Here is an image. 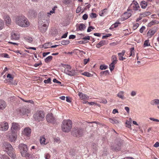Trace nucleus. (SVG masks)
I'll return each instance as SVG.
<instances>
[{"instance_id": "774afa93", "label": "nucleus", "mask_w": 159, "mask_h": 159, "mask_svg": "<svg viewBox=\"0 0 159 159\" xmlns=\"http://www.w3.org/2000/svg\"><path fill=\"white\" fill-rule=\"evenodd\" d=\"M3 159H10V158L7 156L3 155L2 156Z\"/></svg>"}, {"instance_id": "338daca9", "label": "nucleus", "mask_w": 159, "mask_h": 159, "mask_svg": "<svg viewBox=\"0 0 159 159\" xmlns=\"http://www.w3.org/2000/svg\"><path fill=\"white\" fill-rule=\"evenodd\" d=\"M7 77L10 78L11 80H12L13 78V77H12L11 75L10 74H8L7 75Z\"/></svg>"}, {"instance_id": "4be33fe9", "label": "nucleus", "mask_w": 159, "mask_h": 159, "mask_svg": "<svg viewBox=\"0 0 159 159\" xmlns=\"http://www.w3.org/2000/svg\"><path fill=\"white\" fill-rule=\"evenodd\" d=\"M78 95L81 99H88L89 98L87 95L81 92L79 93Z\"/></svg>"}, {"instance_id": "393cba45", "label": "nucleus", "mask_w": 159, "mask_h": 159, "mask_svg": "<svg viewBox=\"0 0 159 159\" xmlns=\"http://www.w3.org/2000/svg\"><path fill=\"white\" fill-rule=\"evenodd\" d=\"M46 139L44 136L41 137L40 138V143L41 144L46 145L47 144V143H45Z\"/></svg>"}, {"instance_id": "f8f14e48", "label": "nucleus", "mask_w": 159, "mask_h": 159, "mask_svg": "<svg viewBox=\"0 0 159 159\" xmlns=\"http://www.w3.org/2000/svg\"><path fill=\"white\" fill-rule=\"evenodd\" d=\"M8 124L6 122L2 123L0 124V130L6 131L8 129Z\"/></svg>"}, {"instance_id": "f03ea898", "label": "nucleus", "mask_w": 159, "mask_h": 159, "mask_svg": "<svg viewBox=\"0 0 159 159\" xmlns=\"http://www.w3.org/2000/svg\"><path fill=\"white\" fill-rule=\"evenodd\" d=\"M47 16L46 15H44L41 19H40L38 21L39 30L43 33L46 31L48 26V22L47 19L45 18L47 17Z\"/></svg>"}, {"instance_id": "e433bc0d", "label": "nucleus", "mask_w": 159, "mask_h": 159, "mask_svg": "<svg viewBox=\"0 0 159 159\" xmlns=\"http://www.w3.org/2000/svg\"><path fill=\"white\" fill-rule=\"evenodd\" d=\"M82 74L85 76L89 77H92L93 76L92 75L88 72H84Z\"/></svg>"}, {"instance_id": "ea45409f", "label": "nucleus", "mask_w": 159, "mask_h": 159, "mask_svg": "<svg viewBox=\"0 0 159 159\" xmlns=\"http://www.w3.org/2000/svg\"><path fill=\"white\" fill-rule=\"evenodd\" d=\"M28 110L26 109L22 108L21 110V113L24 115L26 114V113H28Z\"/></svg>"}, {"instance_id": "603ef678", "label": "nucleus", "mask_w": 159, "mask_h": 159, "mask_svg": "<svg viewBox=\"0 0 159 159\" xmlns=\"http://www.w3.org/2000/svg\"><path fill=\"white\" fill-rule=\"evenodd\" d=\"M111 34H108L106 35L103 36L102 37V39H106L107 38L109 37L110 36H111Z\"/></svg>"}, {"instance_id": "a878e982", "label": "nucleus", "mask_w": 159, "mask_h": 159, "mask_svg": "<svg viewBox=\"0 0 159 159\" xmlns=\"http://www.w3.org/2000/svg\"><path fill=\"white\" fill-rule=\"evenodd\" d=\"M125 53V50H122L121 52L118 53V54L119 57V59L120 60V59L122 58V57L124 56Z\"/></svg>"}, {"instance_id": "79ce46f5", "label": "nucleus", "mask_w": 159, "mask_h": 159, "mask_svg": "<svg viewBox=\"0 0 159 159\" xmlns=\"http://www.w3.org/2000/svg\"><path fill=\"white\" fill-rule=\"evenodd\" d=\"M25 40L28 42L31 43L33 41V39L30 37H27L25 38Z\"/></svg>"}, {"instance_id": "6e6d98bb", "label": "nucleus", "mask_w": 159, "mask_h": 159, "mask_svg": "<svg viewBox=\"0 0 159 159\" xmlns=\"http://www.w3.org/2000/svg\"><path fill=\"white\" fill-rule=\"evenodd\" d=\"M120 24V22H116L112 25V26H114V27L115 28H116L118 26V24Z\"/></svg>"}, {"instance_id": "423d86ee", "label": "nucleus", "mask_w": 159, "mask_h": 159, "mask_svg": "<svg viewBox=\"0 0 159 159\" xmlns=\"http://www.w3.org/2000/svg\"><path fill=\"white\" fill-rule=\"evenodd\" d=\"M33 117L35 120L38 122H40L43 121L44 119L45 114L43 111H37L34 114Z\"/></svg>"}, {"instance_id": "69168bd1", "label": "nucleus", "mask_w": 159, "mask_h": 159, "mask_svg": "<svg viewBox=\"0 0 159 159\" xmlns=\"http://www.w3.org/2000/svg\"><path fill=\"white\" fill-rule=\"evenodd\" d=\"M60 141V139L59 138H55L54 139V142L58 143Z\"/></svg>"}, {"instance_id": "de8ad7c7", "label": "nucleus", "mask_w": 159, "mask_h": 159, "mask_svg": "<svg viewBox=\"0 0 159 159\" xmlns=\"http://www.w3.org/2000/svg\"><path fill=\"white\" fill-rule=\"evenodd\" d=\"M71 0H64L63 3L66 5L69 4L70 3Z\"/></svg>"}, {"instance_id": "4c0bfd02", "label": "nucleus", "mask_w": 159, "mask_h": 159, "mask_svg": "<svg viewBox=\"0 0 159 159\" xmlns=\"http://www.w3.org/2000/svg\"><path fill=\"white\" fill-rule=\"evenodd\" d=\"M4 22L3 21L0 19V30H2L4 27Z\"/></svg>"}, {"instance_id": "13d9d810", "label": "nucleus", "mask_w": 159, "mask_h": 159, "mask_svg": "<svg viewBox=\"0 0 159 159\" xmlns=\"http://www.w3.org/2000/svg\"><path fill=\"white\" fill-rule=\"evenodd\" d=\"M89 61V58L88 59H85L84 60V65H86L87 64L88 61Z\"/></svg>"}, {"instance_id": "4468645a", "label": "nucleus", "mask_w": 159, "mask_h": 159, "mask_svg": "<svg viewBox=\"0 0 159 159\" xmlns=\"http://www.w3.org/2000/svg\"><path fill=\"white\" fill-rule=\"evenodd\" d=\"M9 139L11 141H14L16 139V133L11 132L9 134Z\"/></svg>"}, {"instance_id": "a211bd4d", "label": "nucleus", "mask_w": 159, "mask_h": 159, "mask_svg": "<svg viewBox=\"0 0 159 159\" xmlns=\"http://www.w3.org/2000/svg\"><path fill=\"white\" fill-rule=\"evenodd\" d=\"M3 18L5 23L7 25H9L11 23V20L9 16L8 15H5Z\"/></svg>"}, {"instance_id": "5fc2aeb1", "label": "nucleus", "mask_w": 159, "mask_h": 159, "mask_svg": "<svg viewBox=\"0 0 159 159\" xmlns=\"http://www.w3.org/2000/svg\"><path fill=\"white\" fill-rule=\"evenodd\" d=\"M145 29V27L144 26H142L141 28L140 29L139 32L141 33H142L143 32V31Z\"/></svg>"}, {"instance_id": "f3484780", "label": "nucleus", "mask_w": 159, "mask_h": 159, "mask_svg": "<svg viewBox=\"0 0 159 159\" xmlns=\"http://www.w3.org/2000/svg\"><path fill=\"white\" fill-rule=\"evenodd\" d=\"M6 106V104L4 100H0V111L3 110Z\"/></svg>"}, {"instance_id": "37998d69", "label": "nucleus", "mask_w": 159, "mask_h": 159, "mask_svg": "<svg viewBox=\"0 0 159 159\" xmlns=\"http://www.w3.org/2000/svg\"><path fill=\"white\" fill-rule=\"evenodd\" d=\"M90 16L91 18H94L97 17V15L95 13H92L90 14Z\"/></svg>"}, {"instance_id": "58836bf2", "label": "nucleus", "mask_w": 159, "mask_h": 159, "mask_svg": "<svg viewBox=\"0 0 159 159\" xmlns=\"http://www.w3.org/2000/svg\"><path fill=\"white\" fill-rule=\"evenodd\" d=\"M143 45L145 46H150V43H149V40L148 39L145 40L144 43Z\"/></svg>"}, {"instance_id": "9d476101", "label": "nucleus", "mask_w": 159, "mask_h": 159, "mask_svg": "<svg viewBox=\"0 0 159 159\" xmlns=\"http://www.w3.org/2000/svg\"><path fill=\"white\" fill-rule=\"evenodd\" d=\"M20 129V125L18 123L13 122L12 123V126L11 128V132L17 133V131Z\"/></svg>"}, {"instance_id": "39448f33", "label": "nucleus", "mask_w": 159, "mask_h": 159, "mask_svg": "<svg viewBox=\"0 0 159 159\" xmlns=\"http://www.w3.org/2000/svg\"><path fill=\"white\" fill-rule=\"evenodd\" d=\"M19 148L20 150V152L22 157H29L30 156V153L27 152V146L25 144L21 143L19 146Z\"/></svg>"}, {"instance_id": "c03bdc74", "label": "nucleus", "mask_w": 159, "mask_h": 159, "mask_svg": "<svg viewBox=\"0 0 159 159\" xmlns=\"http://www.w3.org/2000/svg\"><path fill=\"white\" fill-rule=\"evenodd\" d=\"M130 56H132V54H134V47H132V48H130Z\"/></svg>"}, {"instance_id": "4d7b16f0", "label": "nucleus", "mask_w": 159, "mask_h": 159, "mask_svg": "<svg viewBox=\"0 0 159 159\" xmlns=\"http://www.w3.org/2000/svg\"><path fill=\"white\" fill-rule=\"evenodd\" d=\"M149 119L151 120H152L154 121H156V122H159V120L157 119H155L154 118L152 117H150L149 118Z\"/></svg>"}, {"instance_id": "6ab92c4d", "label": "nucleus", "mask_w": 159, "mask_h": 159, "mask_svg": "<svg viewBox=\"0 0 159 159\" xmlns=\"http://www.w3.org/2000/svg\"><path fill=\"white\" fill-rule=\"evenodd\" d=\"M130 7H132L134 8V10L135 11L138 10V9L139 8V4L136 2H134L132 3L131 4Z\"/></svg>"}, {"instance_id": "3c124183", "label": "nucleus", "mask_w": 159, "mask_h": 159, "mask_svg": "<svg viewBox=\"0 0 159 159\" xmlns=\"http://www.w3.org/2000/svg\"><path fill=\"white\" fill-rule=\"evenodd\" d=\"M88 17V16L87 14H84L82 16V18L84 20H86L87 19Z\"/></svg>"}, {"instance_id": "0eeeda50", "label": "nucleus", "mask_w": 159, "mask_h": 159, "mask_svg": "<svg viewBox=\"0 0 159 159\" xmlns=\"http://www.w3.org/2000/svg\"><path fill=\"white\" fill-rule=\"evenodd\" d=\"M64 72L70 76H74L76 75L75 70L72 69L71 66L68 65H65Z\"/></svg>"}, {"instance_id": "680f3d73", "label": "nucleus", "mask_w": 159, "mask_h": 159, "mask_svg": "<svg viewBox=\"0 0 159 159\" xmlns=\"http://www.w3.org/2000/svg\"><path fill=\"white\" fill-rule=\"evenodd\" d=\"M53 81L54 83H57L60 84H61V83L60 82L58 81L55 78L53 79Z\"/></svg>"}, {"instance_id": "2eb2a0df", "label": "nucleus", "mask_w": 159, "mask_h": 159, "mask_svg": "<svg viewBox=\"0 0 159 159\" xmlns=\"http://www.w3.org/2000/svg\"><path fill=\"white\" fill-rule=\"evenodd\" d=\"M31 130L29 128H25L22 132V134L27 136H29L30 135Z\"/></svg>"}, {"instance_id": "0e129e2a", "label": "nucleus", "mask_w": 159, "mask_h": 159, "mask_svg": "<svg viewBox=\"0 0 159 159\" xmlns=\"http://www.w3.org/2000/svg\"><path fill=\"white\" fill-rule=\"evenodd\" d=\"M75 38V36L74 35H73V34L70 35L69 36V39H74Z\"/></svg>"}, {"instance_id": "20e7f679", "label": "nucleus", "mask_w": 159, "mask_h": 159, "mask_svg": "<svg viewBox=\"0 0 159 159\" xmlns=\"http://www.w3.org/2000/svg\"><path fill=\"white\" fill-rule=\"evenodd\" d=\"M72 124V122L70 120H64L61 126L62 130L65 132H69L71 129Z\"/></svg>"}, {"instance_id": "7c9ffc66", "label": "nucleus", "mask_w": 159, "mask_h": 159, "mask_svg": "<svg viewBox=\"0 0 159 159\" xmlns=\"http://www.w3.org/2000/svg\"><path fill=\"white\" fill-rule=\"evenodd\" d=\"M124 15V16L125 19L126 20L131 16V14L130 13L125 12Z\"/></svg>"}, {"instance_id": "7ed1b4c3", "label": "nucleus", "mask_w": 159, "mask_h": 159, "mask_svg": "<svg viewBox=\"0 0 159 159\" xmlns=\"http://www.w3.org/2000/svg\"><path fill=\"white\" fill-rule=\"evenodd\" d=\"M3 147L4 151L7 152L10 157L13 159L16 157L13 148L11 144L8 143H5Z\"/></svg>"}, {"instance_id": "e2e57ef3", "label": "nucleus", "mask_w": 159, "mask_h": 159, "mask_svg": "<svg viewBox=\"0 0 159 159\" xmlns=\"http://www.w3.org/2000/svg\"><path fill=\"white\" fill-rule=\"evenodd\" d=\"M139 24L136 23L134 25L133 28L135 30L139 26Z\"/></svg>"}, {"instance_id": "09e8293b", "label": "nucleus", "mask_w": 159, "mask_h": 159, "mask_svg": "<svg viewBox=\"0 0 159 159\" xmlns=\"http://www.w3.org/2000/svg\"><path fill=\"white\" fill-rule=\"evenodd\" d=\"M94 29V28L93 27V26H90L89 27V28H88L87 30V31L88 32H89L92 31V29L93 30Z\"/></svg>"}, {"instance_id": "bf43d9fd", "label": "nucleus", "mask_w": 159, "mask_h": 159, "mask_svg": "<svg viewBox=\"0 0 159 159\" xmlns=\"http://www.w3.org/2000/svg\"><path fill=\"white\" fill-rule=\"evenodd\" d=\"M81 10V7H77V9H76V13H79L80 12Z\"/></svg>"}, {"instance_id": "412c9836", "label": "nucleus", "mask_w": 159, "mask_h": 159, "mask_svg": "<svg viewBox=\"0 0 159 159\" xmlns=\"http://www.w3.org/2000/svg\"><path fill=\"white\" fill-rule=\"evenodd\" d=\"M150 104L152 105H158L159 104V99H155L150 101Z\"/></svg>"}, {"instance_id": "dca6fc26", "label": "nucleus", "mask_w": 159, "mask_h": 159, "mask_svg": "<svg viewBox=\"0 0 159 159\" xmlns=\"http://www.w3.org/2000/svg\"><path fill=\"white\" fill-rule=\"evenodd\" d=\"M12 39L17 40L19 38V35L16 32H13L11 34Z\"/></svg>"}, {"instance_id": "ddd939ff", "label": "nucleus", "mask_w": 159, "mask_h": 159, "mask_svg": "<svg viewBox=\"0 0 159 159\" xmlns=\"http://www.w3.org/2000/svg\"><path fill=\"white\" fill-rule=\"evenodd\" d=\"M157 28L154 27L150 29L147 33L148 36L151 37L157 31Z\"/></svg>"}, {"instance_id": "a18cd8bd", "label": "nucleus", "mask_w": 159, "mask_h": 159, "mask_svg": "<svg viewBox=\"0 0 159 159\" xmlns=\"http://www.w3.org/2000/svg\"><path fill=\"white\" fill-rule=\"evenodd\" d=\"M44 82L45 84L50 83L51 82V78H49L47 80H44Z\"/></svg>"}, {"instance_id": "bb28decb", "label": "nucleus", "mask_w": 159, "mask_h": 159, "mask_svg": "<svg viewBox=\"0 0 159 159\" xmlns=\"http://www.w3.org/2000/svg\"><path fill=\"white\" fill-rule=\"evenodd\" d=\"M140 6H141V8H142L143 9H145L147 6V2H146L145 1H142L141 2Z\"/></svg>"}, {"instance_id": "49530a36", "label": "nucleus", "mask_w": 159, "mask_h": 159, "mask_svg": "<svg viewBox=\"0 0 159 159\" xmlns=\"http://www.w3.org/2000/svg\"><path fill=\"white\" fill-rule=\"evenodd\" d=\"M88 41L86 40H82L78 41V43L80 44H84L88 43Z\"/></svg>"}, {"instance_id": "c9c22d12", "label": "nucleus", "mask_w": 159, "mask_h": 159, "mask_svg": "<svg viewBox=\"0 0 159 159\" xmlns=\"http://www.w3.org/2000/svg\"><path fill=\"white\" fill-rule=\"evenodd\" d=\"M115 64L113 63H111L109 65V68L111 71H112L114 70Z\"/></svg>"}, {"instance_id": "72a5a7b5", "label": "nucleus", "mask_w": 159, "mask_h": 159, "mask_svg": "<svg viewBox=\"0 0 159 159\" xmlns=\"http://www.w3.org/2000/svg\"><path fill=\"white\" fill-rule=\"evenodd\" d=\"M70 41L69 40H63L61 42V43L63 45H67L69 44Z\"/></svg>"}, {"instance_id": "5701e85b", "label": "nucleus", "mask_w": 159, "mask_h": 159, "mask_svg": "<svg viewBox=\"0 0 159 159\" xmlns=\"http://www.w3.org/2000/svg\"><path fill=\"white\" fill-rule=\"evenodd\" d=\"M52 44V43L51 42H49L44 44L42 45V48H44L45 49H47L50 48V47Z\"/></svg>"}, {"instance_id": "b1692460", "label": "nucleus", "mask_w": 159, "mask_h": 159, "mask_svg": "<svg viewBox=\"0 0 159 159\" xmlns=\"http://www.w3.org/2000/svg\"><path fill=\"white\" fill-rule=\"evenodd\" d=\"M151 14L150 12L149 11H145L140 14V16L141 17H143L149 16Z\"/></svg>"}, {"instance_id": "2f4dec72", "label": "nucleus", "mask_w": 159, "mask_h": 159, "mask_svg": "<svg viewBox=\"0 0 159 159\" xmlns=\"http://www.w3.org/2000/svg\"><path fill=\"white\" fill-rule=\"evenodd\" d=\"M159 23V22L157 20H152L148 24V25L150 26L154 25L155 24H158Z\"/></svg>"}, {"instance_id": "aec40b11", "label": "nucleus", "mask_w": 159, "mask_h": 159, "mask_svg": "<svg viewBox=\"0 0 159 159\" xmlns=\"http://www.w3.org/2000/svg\"><path fill=\"white\" fill-rule=\"evenodd\" d=\"M86 28L85 25L83 24H80L79 25L78 28L76 29V30L78 31L84 30Z\"/></svg>"}, {"instance_id": "a19ab883", "label": "nucleus", "mask_w": 159, "mask_h": 159, "mask_svg": "<svg viewBox=\"0 0 159 159\" xmlns=\"http://www.w3.org/2000/svg\"><path fill=\"white\" fill-rule=\"evenodd\" d=\"M107 66L105 65H101L100 66V68L101 70H106L107 68Z\"/></svg>"}, {"instance_id": "9b49d317", "label": "nucleus", "mask_w": 159, "mask_h": 159, "mask_svg": "<svg viewBox=\"0 0 159 159\" xmlns=\"http://www.w3.org/2000/svg\"><path fill=\"white\" fill-rule=\"evenodd\" d=\"M46 118L48 122L49 123H54L56 121L52 113L48 114L46 116Z\"/></svg>"}, {"instance_id": "c85d7f7f", "label": "nucleus", "mask_w": 159, "mask_h": 159, "mask_svg": "<svg viewBox=\"0 0 159 159\" xmlns=\"http://www.w3.org/2000/svg\"><path fill=\"white\" fill-rule=\"evenodd\" d=\"M111 60L112 62L111 63L116 64L117 63V58L115 55H113L111 57Z\"/></svg>"}, {"instance_id": "864d4df0", "label": "nucleus", "mask_w": 159, "mask_h": 159, "mask_svg": "<svg viewBox=\"0 0 159 159\" xmlns=\"http://www.w3.org/2000/svg\"><path fill=\"white\" fill-rule=\"evenodd\" d=\"M100 102L104 104H106L107 102V101L106 99H103L100 100Z\"/></svg>"}, {"instance_id": "8fccbe9b", "label": "nucleus", "mask_w": 159, "mask_h": 159, "mask_svg": "<svg viewBox=\"0 0 159 159\" xmlns=\"http://www.w3.org/2000/svg\"><path fill=\"white\" fill-rule=\"evenodd\" d=\"M137 94V92L136 91H133L131 92V95L132 96L134 97Z\"/></svg>"}, {"instance_id": "6e6552de", "label": "nucleus", "mask_w": 159, "mask_h": 159, "mask_svg": "<svg viewBox=\"0 0 159 159\" xmlns=\"http://www.w3.org/2000/svg\"><path fill=\"white\" fill-rule=\"evenodd\" d=\"M72 133L74 136L79 137L83 134V130L82 128H75L72 131Z\"/></svg>"}, {"instance_id": "cd10ccee", "label": "nucleus", "mask_w": 159, "mask_h": 159, "mask_svg": "<svg viewBox=\"0 0 159 159\" xmlns=\"http://www.w3.org/2000/svg\"><path fill=\"white\" fill-rule=\"evenodd\" d=\"M105 41H102L99 42L96 46L97 48H99L103 46L104 45Z\"/></svg>"}, {"instance_id": "473e14b6", "label": "nucleus", "mask_w": 159, "mask_h": 159, "mask_svg": "<svg viewBox=\"0 0 159 159\" xmlns=\"http://www.w3.org/2000/svg\"><path fill=\"white\" fill-rule=\"evenodd\" d=\"M52 58V56H49L46 58L45 59V61L46 63H48L50 61Z\"/></svg>"}, {"instance_id": "f257e3e1", "label": "nucleus", "mask_w": 159, "mask_h": 159, "mask_svg": "<svg viewBox=\"0 0 159 159\" xmlns=\"http://www.w3.org/2000/svg\"><path fill=\"white\" fill-rule=\"evenodd\" d=\"M15 22L16 24L23 27H27L30 25V22L24 15H20L16 17Z\"/></svg>"}, {"instance_id": "1a4fd4ad", "label": "nucleus", "mask_w": 159, "mask_h": 159, "mask_svg": "<svg viewBox=\"0 0 159 159\" xmlns=\"http://www.w3.org/2000/svg\"><path fill=\"white\" fill-rule=\"evenodd\" d=\"M122 141L121 140L116 141V143L111 146V149L114 151H117L120 150Z\"/></svg>"}, {"instance_id": "052dcab7", "label": "nucleus", "mask_w": 159, "mask_h": 159, "mask_svg": "<svg viewBox=\"0 0 159 159\" xmlns=\"http://www.w3.org/2000/svg\"><path fill=\"white\" fill-rule=\"evenodd\" d=\"M2 56L4 57L9 58V55L7 53H2Z\"/></svg>"}, {"instance_id": "f704fd0d", "label": "nucleus", "mask_w": 159, "mask_h": 159, "mask_svg": "<svg viewBox=\"0 0 159 159\" xmlns=\"http://www.w3.org/2000/svg\"><path fill=\"white\" fill-rule=\"evenodd\" d=\"M100 74L102 75H107L109 74V72L108 70H106L104 71H102L100 72Z\"/></svg>"}, {"instance_id": "c756f323", "label": "nucleus", "mask_w": 159, "mask_h": 159, "mask_svg": "<svg viewBox=\"0 0 159 159\" xmlns=\"http://www.w3.org/2000/svg\"><path fill=\"white\" fill-rule=\"evenodd\" d=\"M124 92L123 91H120L117 94V96L119 98L123 99H124V96L123 93Z\"/></svg>"}]
</instances>
